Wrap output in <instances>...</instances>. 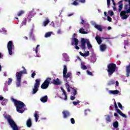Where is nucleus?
Returning <instances> with one entry per match:
<instances>
[{
  "label": "nucleus",
  "instance_id": "8fccbe9b",
  "mask_svg": "<svg viewBox=\"0 0 130 130\" xmlns=\"http://www.w3.org/2000/svg\"><path fill=\"white\" fill-rule=\"evenodd\" d=\"M78 2L82 3V4H85V3H86V0H78Z\"/></svg>",
  "mask_w": 130,
  "mask_h": 130
},
{
  "label": "nucleus",
  "instance_id": "0e129e2a",
  "mask_svg": "<svg viewBox=\"0 0 130 130\" xmlns=\"http://www.w3.org/2000/svg\"><path fill=\"white\" fill-rule=\"evenodd\" d=\"M116 85L117 87H118L119 85V83H118V81H116Z\"/></svg>",
  "mask_w": 130,
  "mask_h": 130
},
{
  "label": "nucleus",
  "instance_id": "58836bf2",
  "mask_svg": "<svg viewBox=\"0 0 130 130\" xmlns=\"http://www.w3.org/2000/svg\"><path fill=\"white\" fill-rule=\"evenodd\" d=\"M81 68L82 70H87V66H85L83 63H81Z\"/></svg>",
  "mask_w": 130,
  "mask_h": 130
},
{
  "label": "nucleus",
  "instance_id": "393cba45",
  "mask_svg": "<svg viewBox=\"0 0 130 130\" xmlns=\"http://www.w3.org/2000/svg\"><path fill=\"white\" fill-rule=\"evenodd\" d=\"M79 53L80 55H81V56L87 57L89 56V55H90V53L89 52V51H87L85 53H83L81 52H80Z\"/></svg>",
  "mask_w": 130,
  "mask_h": 130
},
{
  "label": "nucleus",
  "instance_id": "6e6d98bb",
  "mask_svg": "<svg viewBox=\"0 0 130 130\" xmlns=\"http://www.w3.org/2000/svg\"><path fill=\"white\" fill-rule=\"evenodd\" d=\"M57 34H61V30L60 29H58L57 31Z\"/></svg>",
  "mask_w": 130,
  "mask_h": 130
},
{
  "label": "nucleus",
  "instance_id": "6e6552de",
  "mask_svg": "<svg viewBox=\"0 0 130 130\" xmlns=\"http://www.w3.org/2000/svg\"><path fill=\"white\" fill-rule=\"evenodd\" d=\"M116 68V65L114 63L110 64L108 66V73H109V75H112L114 72H115V68Z\"/></svg>",
  "mask_w": 130,
  "mask_h": 130
},
{
  "label": "nucleus",
  "instance_id": "c03bdc74",
  "mask_svg": "<svg viewBox=\"0 0 130 130\" xmlns=\"http://www.w3.org/2000/svg\"><path fill=\"white\" fill-rule=\"evenodd\" d=\"M122 4H120L119 6H118V8H119V9H118V11L119 12H121V10H122Z\"/></svg>",
  "mask_w": 130,
  "mask_h": 130
},
{
  "label": "nucleus",
  "instance_id": "c9c22d12",
  "mask_svg": "<svg viewBox=\"0 0 130 130\" xmlns=\"http://www.w3.org/2000/svg\"><path fill=\"white\" fill-rule=\"evenodd\" d=\"M52 33V31L51 32H48L47 33H46L45 35V38H47L48 37H50V36H51V34Z\"/></svg>",
  "mask_w": 130,
  "mask_h": 130
},
{
  "label": "nucleus",
  "instance_id": "e433bc0d",
  "mask_svg": "<svg viewBox=\"0 0 130 130\" xmlns=\"http://www.w3.org/2000/svg\"><path fill=\"white\" fill-rule=\"evenodd\" d=\"M78 2H79V0H76L74 1L71 5H72V6H78L79 5V3Z\"/></svg>",
  "mask_w": 130,
  "mask_h": 130
},
{
  "label": "nucleus",
  "instance_id": "5fc2aeb1",
  "mask_svg": "<svg viewBox=\"0 0 130 130\" xmlns=\"http://www.w3.org/2000/svg\"><path fill=\"white\" fill-rule=\"evenodd\" d=\"M90 112V110H86L85 111H84V114L85 115H87V112Z\"/></svg>",
  "mask_w": 130,
  "mask_h": 130
},
{
  "label": "nucleus",
  "instance_id": "ea45409f",
  "mask_svg": "<svg viewBox=\"0 0 130 130\" xmlns=\"http://www.w3.org/2000/svg\"><path fill=\"white\" fill-rule=\"evenodd\" d=\"M8 102V100L7 99H4L3 100V101H2V104L3 105V106H5L6 105V104H7V103Z\"/></svg>",
  "mask_w": 130,
  "mask_h": 130
},
{
  "label": "nucleus",
  "instance_id": "cd10ccee",
  "mask_svg": "<svg viewBox=\"0 0 130 130\" xmlns=\"http://www.w3.org/2000/svg\"><path fill=\"white\" fill-rule=\"evenodd\" d=\"M94 28L95 29H97V30H99V31H100L101 32L102 31V27H101V25L96 24Z\"/></svg>",
  "mask_w": 130,
  "mask_h": 130
},
{
  "label": "nucleus",
  "instance_id": "864d4df0",
  "mask_svg": "<svg viewBox=\"0 0 130 130\" xmlns=\"http://www.w3.org/2000/svg\"><path fill=\"white\" fill-rule=\"evenodd\" d=\"M4 92H7V91H8V87H7V86H5L4 87Z\"/></svg>",
  "mask_w": 130,
  "mask_h": 130
},
{
  "label": "nucleus",
  "instance_id": "39448f33",
  "mask_svg": "<svg viewBox=\"0 0 130 130\" xmlns=\"http://www.w3.org/2000/svg\"><path fill=\"white\" fill-rule=\"evenodd\" d=\"M86 43L87 48L90 49L92 48V45L90 43V40L88 39H81V47L82 49H84L86 47Z\"/></svg>",
  "mask_w": 130,
  "mask_h": 130
},
{
  "label": "nucleus",
  "instance_id": "f704fd0d",
  "mask_svg": "<svg viewBox=\"0 0 130 130\" xmlns=\"http://www.w3.org/2000/svg\"><path fill=\"white\" fill-rule=\"evenodd\" d=\"M113 125L114 127H115V128H117V127H118V122L115 121L113 122Z\"/></svg>",
  "mask_w": 130,
  "mask_h": 130
},
{
  "label": "nucleus",
  "instance_id": "4d7b16f0",
  "mask_svg": "<svg viewBox=\"0 0 130 130\" xmlns=\"http://www.w3.org/2000/svg\"><path fill=\"white\" fill-rule=\"evenodd\" d=\"M111 18L109 16H108V21H109V22H111Z\"/></svg>",
  "mask_w": 130,
  "mask_h": 130
},
{
  "label": "nucleus",
  "instance_id": "2f4dec72",
  "mask_svg": "<svg viewBox=\"0 0 130 130\" xmlns=\"http://www.w3.org/2000/svg\"><path fill=\"white\" fill-rule=\"evenodd\" d=\"M96 60V56H92L91 57V62H92V63H94V62H95Z\"/></svg>",
  "mask_w": 130,
  "mask_h": 130
},
{
  "label": "nucleus",
  "instance_id": "a211bd4d",
  "mask_svg": "<svg viewBox=\"0 0 130 130\" xmlns=\"http://www.w3.org/2000/svg\"><path fill=\"white\" fill-rule=\"evenodd\" d=\"M72 44V45H78V44H79V40H78V39H77L76 38H73Z\"/></svg>",
  "mask_w": 130,
  "mask_h": 130
},
{
  "label": "nucleus",
  "instance_id": "423d86ee",
  "mask_svg": "<svg viewBox=\"0 0 130 130\" xmlns=\"http://www.w3.org/2000/svg\"><path fill=\"white\" fill-rule=\"evenodd\" d=\"M7 49L8 50V53L10 55H13L14 52L13 50L15 49V46L14 45V43L13 41H10L7 44Z\"/></svg>",
  "mask_w": 130,
  "mask_h": 130
},
{
  "label": "nucleus",
  "instance_id": "f8f14e48",
  "mask_svg": "<svg viewBox=\"0 0 130 130\" xmlns=\"http://www.w3.org/2000/svg\"><path fill=\"white\" fill-rule=\"evenodd\" d=\"M115 108L117 110V112L121 115V116H122L123 117H124V118H126V115L125 114H123L122 112H121V111L119 109H117V105H116V103H115Z\"/></svg>",
  "mask_w": 130,
  "mask_h": 130
},
{
  "label": "nucleus",
  "instance_id": "4be33fe9",
  "mask_svg": "<svg viewBox=\"0 0 130 130\" xmlns=\"http://www.w3.org/2000/svg\"><path fill=\"white\" fill-rule=\"evenodd\" d=\"M40 100L43 103H45V102H47V100H48V98L47 95H45L40 99Z\"/></svg>",
  "mask_w": 130,
  "mask_h": 130
},
{
  "label": "nucleus",
  "instance_id": "5701e85b",
  "mask_svg": "<svg viewBox=\"0 0 130 130\" xmlns=\"http://www.w3.org/2000/svg\"><path fill=\"white\" fill-rule=\"evenodd\" d=\"M102 38H101L99 36L95 37V40L97 41L98 44H101V43H102Z\"/></svg>",
  "mask_w": 130,
  "mask_h": 130
},
{
  "label": "nucleus",
  "instance_id": "9b49d317",
  "mask_svg": "<svg viewBox=\"0 0 130 130\" xmlns=\"http://www.w3.org/2000/svg\"><path fill=\"white\" fill-rule=\"evenodd\" d=\"M120 16L122 20H125L128 17V15H126V12L125 11H121Z\"/></svg>",
  "mask_w": 130,
  "mask_h": 130
},
{
  "label": "nucleus",
  "instance_id": "a878e982",
  "mask_svg": "<svg viewBox=\"0 0 130 130\" xmlns=\"http://www.w3.org/2000/svg\"><path fill=\"white\" fill-rule=\"evenodd\" d=\"M34 116L36 119V122H37L38 121V119L39 118V115H38V113L37 111H36L34 114Z\"/></svg>",
  "mask_w": 130,
  "mask_h": 130
},
{
  "label": "nucleus",
  "instance_id": "c756f323",
  "mask_svg": "<svg viewBox=\"0 0 130 130\" xmlns=\"http://www.w3.org/2000/svg\"><path fill=\"white\" fill-rule=\"evenodd\" d=\"M26 24V18L23 19V21L21 23V25H20V28H21L23 26H25Z\"/></svg>",
  "mask_w": 130,
  "mask_h": 130
},
{
  "label": "nucleus",
  "instance_id": "4468645a",
  "mask_svg": "<svg viewBox=\"0 0 130 130\" xmlns=\"http://www.w3.org/2000/svg\"><path fill=\"white\" fill-rule=\"evenodd\" d=\"M108 93L110 95H117V94H120V92L119 90H109Z\"/></svg>",
  "mask_w": 130,
  "mask_h": 130
},
{
  "label": "nucleus",
  "instance_id": "f03ea898",
  "mask_svg": "<svg viewBox=\"0 0 130 130\" xmlns=\"http://www.w3.org/2000/svg\"><path fill=\"white\" fill-rule=\"evenodd\" d=\"M11 100L14 102L15 106L16 107L17 112H19V113H23V112L25 111L24 107L26 106H25L24 103L20 101H17L14 99H11Z\"/></svg>",
  "mask_w": 130,
  "mask_h": 130
},
{
  "label": "nucleus",
  "instance_id": "603ef678",
  "mask_svg": "<svg viewBox=\"0 0 130 130\" xmlns=\"http://www.w3.org/2000/svg\"><path fill=\"white\" fill-rule=\"evenodd\" d=\"M118 106L120 109H122V106L121 105V104L120 103H118Z\"/></svg>",
  "mask_w": 130,
  "mask_h": 130
},
{
  "label": "nucleus",
  "instance_id": "dca6fc26",
  "mask_svg": "<svg viewBox=\"0 0 130 130\" xmlns=\"http://www.w3.org/2000/svg\"><path fill=\"white\" fill-rule=\"evenodd\" d=\"M126 2H128L129 3V4L128 5L125 6V9L126 10V13L127 14L130 13V0H125Z\"/></svg>",
  "mask_w": 130,
  "mask_h": 130
},
{
  "label": "nucleus",
  "instance_id": "6ab92c4d",
  "mask_svg": "<svg viewBox=\"0 0 130 130\" xmlns=\"http://www.w3.org/2000/svg\"><path fill=\"white\" fill-rule=\"evenodd\" d=\"M53 84H54V85H60L61 81H60L58 78H57L53 80Z\"/></svg>",
  "mask_w": 130,
  "mask_h": 130
},
{
  "label": "nucleus",
  "instance_id": "ddd939ff",
  "mask_svg": "<svg viewBox=\"0 0 130 130\" xmlns=\"http://www.w3.org/2000/svg\"><path fill=\"white\" fill-rule=\"evenodd\" d=\"M60 89L62 92V99H63V100H65V101H67V100H68V96L67 95V92H66V90H64V89L63 88H62V87H60Z\"/></svg>",
  "mask_w": 130,
  "mask_h": 130
},
{
  "label": "nucleus",
  "instance_id": "bf43d9fd",
  "mask_svg": "<svg viewBox=\"0 0 130 130\" xmlns=\"http://www.w3.org/2000/svg\"><path fill=\"white\" fill-rule=\"evenodd\" d=\"M109 14H110V16H113V12H112V11H110V12H109Z\"/></svg>",
  "mask_w": 130,
  "mask_h": 130
},
{
  "label": "nucleus",
  "instance_id": "79ce46f5",
  "mask_svg": "<svg viewBox=\"0 0 130 130\" xmlns=\"http://www.w3.org/2000/svg\"><path fill=\"white\" fill-rule=\"evenodd\" d=\"M87 74L88 75V76H93V73L91 72H90V71L87 70L86 71Z\"/></svg>",
  "mask_w": 130,
  "mask_h": 130
},
{
  "label": "nucleus",
  "instance_id": "c85d7f7f",
  "mask_svg": "<svg viewBox=\"0 0 130 130\" xmlns=\"http://www.w3.org/2000/svg\"><path fill=\"white\" fill-rule=\"evenodd\" d=\"M24 14H25V11L21 10L17 13V16L18 17H21V16L24 15Z\"/></svg>",
  "mask_w": 130,
  "mask_h": 130
},
{
  "label": "nucleus",
  "instance_id": "7ed1b4c3",
  "mask_svg": "<svg viewBox=\"0 0 130 130\" xmlns=\"http://www.w3.org/2000/svg\"><path fill=\"white\" fill-rule=\"evenodd\" d=\"M22 69H23V71L17 72L16 74V84L17 88L21 87V80H22V75L23 74L26 75L27 74V70H26V68H25L24 67H22Z\"/></svg>",
  "mask_w": 130,
  "mask_h": 130
},
{
  "label": "nucleus",
  "instance_id": "20e7f679",
  "mask_svg": "<svg viewBox=\"0 0 130 130\" xmlns=\"http://www.w3.org/2000/svg\"><path fill=\"white\" fill-rule=\"evenodd\" d=\"M5 118L7 119L9 124L11 126L13 130H19L18 129V126L15 123V121L13 120V119L11 117V116L9 115H6Z\"/></svg>",
  "mask_w": 130,
  "mask_h": 130
},
{
  "label": "nucleus",
  "instance_id": "37998d69",
  "mask_svg": "<svg viewBox=\"0 0 130 130\" xmlns=\"http://www.w3.org/2000/svg\"><path fill=\"white\" fill-rule=\"evenodd\" d=\"M80 103V101H77V102H73V104L75 106H77V105L79 104Z\"/></svg>",
  "mask_w": 130,
  "mask_h": 130
},
{
  "label": "nucleus",
  "instance_id": "a18cd8bd",
  "mask_svg": "<svg viewBox=\"0 0 130 130\" xmlns=\"http://www.w3.org/2000/svg\"><path fill=\"white\" fill-rule=\"evenodd\" d=\"M114 83H115L114 81L111 80L108 83V85H113Z\"/></svg>",
  "mask_w": 130,
  "mask_h": 130
},
{
  "label": "nucleus",
  "instance_id": "680f3d73",
  "mask_svg": "<svg viewBox=\"0 0 130 130\" xmlns=\"http://www.w3.org/2000/svg\"><path fill=\"white\" fill-rule=\"evenodd\" d=\"M74 15V13H70L68 15V17H71V16H73Z\"/></svg>",
  "mask_w": 130,
  "mask_h": 130
},
{
  "label": "nucleus",
  "instance_id": "49530a36",
  "mask_svg": "<svg viewBox=\"0 0 130 130\" xmlns=\"http://www.w3.org/2000/svg\"><path fill=\"white\" fill-rule=\"evenodd\" d=\"M12 82H13V79L12 78H9L8 80V85H11Z\"/></svg>",
  "mask_w": 130,
  "mask_h": 130
},
{
  "label": "nucleus",
  "instance_id": "b1692460",
  "mask_svg": "<svg viewBox=\"0 0 130 130\" xmlns=\"http://www.w3.org/2000/svg\"><path fill=\"white\" fill-rule=\"evenodd\" d=\"M105 117L106 122H111V118L110 117V116H109V115H105Z\"/></svg>",
  "mask_w": 130,
  "mask_h": 130
},
{
  "label": "nucleus",
  "instance_id": "3c124183",
  "mask_svg": "<svg viewBox=\"0 0 130 130\" xmlns=\"http://www.w3.org/2000/svg\"><path fill=\"white\" fill-rule=\"evenodd\" d=\"M36 75V73H35V71L32 74H31V78H34V77H35V76Z\"/></svg>",
  "mask_w": 130,
  "mask_h": 130
},
{
  "label": "nucleus",
  "instance_id": "338daca9",
  "mask_svg": "<svg viewBox=\"0 0 130 130\" xmlns=\"http://www.w3.org/2000/svg\"><path fill=\"white\" fill-rule=\"evenodd\" d=\"M1 100H4V98L2 95H0V101Z\"/></svg>",
  "mask_w": 130,
  "mask_h": 130
},
{
  "label": "nucleus",
  "instance_id": "13d9d810",
  "mask_svg": "<svg viewBox=\"0 0 130 130\" xmlns=\"http://www.w3.org/2000/svg\"><path fill=\"white\" fill-rule=\"evenodd\" d=\"M75 48L76 49H77V50H79V49H80V47H79L78 46V45H75Z\"/></svg>",
  "mask_w": 130,
  "mask_h": 130
},
{
  "label": "nucleus",
  "instance_id": "052dcab7",
  "mask_svg": "<svg viewBox=\"0 0 130 130\" xmlns=\"http://www.w3.org/2000/svg\"><path fill=\"white\" fill-rule=\"evenodd\" d=\"M50 25L52 27H54V23H53V22H51Z\"/></svg>",
  "mask_w": 130,
  "mask_h": 130
},
{
  "label": "nucleus",
  "instance_id": "9d476101",
  "mask_svg": "<svg viewBox=\"0 0 130 130\" xmlns=\"http://www.w3.org/2000/svg\"><path fill=\"white\" fill-rule=\"evenodd\" d=\"M40 45H37V47H36V49H35V51L36 52V57H41V55L39 53V51L40 50Z\"/></svg>",
  "mask_w": 130,
  "mask_h": 130
},
{
  "label": "nucleus",
  "instance_id": "7c9ffc66",
  "mask_svg": "<svg viewBox=\"0 0 130 130\" xmlns=\"http://www.w3.org/2000/svg\"><path fill=\"white\" fill-rule=\"evenodd\" d=\"M79 33H81V34H88V32L85 31L84 28H80L79 29Z\"/></svg>",
  "mask_w": 130,
  "mask_h": 130
},
{
  "label": "nucleus",
  "instance_id": "a19ab883",
  "mask_svg": "<svg viewBox=\"0 0 130 130\" xmlns=\"http://www.w3.org/2000/svg\"><path fill=\"white\" fill-rule=\"evenodd\" d=\"M90 24L91 25H92V26H93L94 27H95L96 25V22L94 21H90Z\"/></svg>",
  "mask_w": 130,
  "mask_h": 130
},
{
  "label": "nucleus",
  "instance_id": "de8ad7c7",
  "mask_svg": "<svg viewBox=\"0 0 130 130\" xmlns=\"http://www.w3.org/2000/svg\"><path fill=\"white\" fill-rule=\"evenodd\" d=\"M70 120L72 124H75V119L74 118H71Z\"/></svg>",
  "mask_w": 130,
  "mask_h": 130
},
{
  "label": "nucleus",
  "instance_id": "0eeeda50",
  "mask_svg": "<svg viewBox=\"0 0 130 130\" xmlns=\"http://www.w3.org/2000/svg\"><path fill=\"white\" fill-rule=\"evenodd\" d=\"M39 86H40V79H37L36 80V83L34 84V88H32V91H31V93L33 95L37 93V91H38V88H39Z\"/></svg>",
  "mask_w": 130,
  "mask_h": 130
},
{
  "label": "nucleus",
  "instance_id": "aec40b11",
  "mask_svg": "<svg viewBox=\"0 0 130 130\" xmlns=\"http://www.w3.org/2000/svg\"><path fill=\"white\" fill-rule=\"evenodd\" d=\"M26 125L27 127H30L32 126V120H31V118H29L27 120Z\"/></svg>",
  "mask_w": 130,
  "mask_h": 130
},
{
  "label": "nucleus",
  "instance_id": "e2e57ef3",
  "mask_svg": "<svg viewBox=\"0 0 130 130\" xmlns=\"http://www.w3.org/2000/svg\"><path fill=\"white\" fill-rule=\"evenodd\" d=\"M76 75L77 76H80L81 75V72H77Z\"/></svg>",
  "mask_w": 130,
  "mask_h": 130
},
{
  "label": "nucleus",
  "instance_id": "f257e3e1",
  "mask_svg": "<svg viewBox=\"0 0 130 130\" xmlns=\"http://www.w3.org/2000/svg\"><path fill=\"white\" fill-rule=\"evenodd\" d=\"M68 68H67V65L63 66V78L65 83V86L66 89H67L68 92H71V90L72 91V95L76 96L77 95V90L72 88L70 86L69 82H68V79L72 76V73L69 72L68 73Z\"/></svg>",
  "mask_w": 130,
  "mask_h": 130
},
{
  "label": "nucleus",
  "instance_id": "69168bd1",
  "mask_svg": "<svg viewBox=\"0 0 130 130\" xmlns=\"http://www.w3.org/2000/svg\"><path fill=\"white\" fill-rule=\"evenodd\" d=\"M114 116H115L116 117H117L118 116V114H117V113H115Z\"/></svg>",
  "mask_w": 130,
  "mask_h": 130
},
{
  "label": "nucleus",
  "instance_id": "1a4fd4ad",
  "mask_svg": "<svg viewBox=\"0 0 130 130\" xmlns=\"http://www.w3.org/2000/svg\"><path fill=\"white\" fill-rule=\"evenodd\" d=\"M50 82H51V78H47L41 86V88L44 89H47L49 86V84H50Z\"/></svg>",
  "mask_w": 130,
  "mask_h": 130
},
{
  "label": "nucleus",
  "instance_id": "774afa93",
  "mask_svg": "<svg viewBox=\"0 0 130 130\" xmlns=\"http://www.w3.org/2000/svg\"><path fill=\"white\" fill-rule=\"evenodd\" d=\"M108 30H111V27L109 26V27H108Z\"/></svg>",
  "mask_w": 130,
  "mask_h": 130
},
{
  "label": "nucleus",
  "instance_id": "bb28decb",
  "mask_svg": "<svg viewBox=\"0 0 130 130\" xmlns=\"http://www.w3.org/2000/svg\"><path fill=\"white\" fill-rule=\"evenodd\" d=\"M49 23V19H46V20H45L43 22V26H44V27H46V26H47V25H48Z\"/></svg>",
  "mask_w": 130,
  "mask_h": 130
},
{
  "label": "nucleus",
  "instance_id": "09e8293b",
  "mask_svg": "<svg viewBox=\"0 0 130 130\" xmlns=\"http://www.w3.org/2000/svg\"><path fill=\"white\" fill-rule=\"evenodd\" d=\"M71 100H75L76 99V96L75 95H72L70 97Z\"/></svg>",
  "mask_w": 130,
  "mask_h": 130
},
{
  "label": "nucleus",
  "instance_id": "473e14b6",
  "mask_svg": "<svg viewBox=\"0 0 130 130\" xmlns=\"http://www.w3.org/2000/svg\"><path fill=\"white\" fill-rule=\"evenodd\" d=\"M0 32L2 33L3 34H7V30H6L5 28H2L1 29H0Z\"/></svg>",
  "mask_w": 130,
  "mask_h": 130
},
{
  "label": "nucleus",
  "instance_id": "412c9836",
  "mask_svg": "<svg viewBox=\"0 0 130 130\" xmlns=\"http://www.w3.org/2000/svg\"><path fill=\"white\" fill-rule=\"evenodd\" d=\"M100 48L101 51H102V52L105 51V50H106V48H107L106 45L102 44L100 46Z\"/></svg>",
  "mask_w": 130,
  "mask_h": 130
},
{
  "label": "nucleus",
  "instance_id": "72a5a7b5",
  "mask_svg": "<svg viewBox=\"0 0 130 130\" xmlns=\"http://www.w3.org/2000/svg\"><path fill=\"white\" fill-rule=\"evenodd\" d=\"M112 2L114 6H115V3H114V0H112ZM107 6L108 7H109V6H110V0H107Z\"/></svg>",
  "mask_w": 130,
  "mask_h": 130
},
{
  "label": "nucleus",
  "instance_id": "f3484780",
  "mask_svg": "<svg viewBox=\"0 0 130 130\" xmlns=\"http://www.w3.org/2000/svg\"><path fill=\"white\" fill-rule=\"evenodd\" d=\"M62 114H63V117L64 118H68L71 114H70V112L68 111H63L62 112Z\"/></svg>",
  "mask_w": 130,
  "mask_h": 130
},
{
  "label": "nucleus",
  "instance_id": "4c0bfd02",
  "mask_svg": "<svg viewBox=\"0 0 130 130\" xmlns=\"http://www.w3.org/2000/svg\"><path fill=\"white\" fill-rule=\"evenodd\" d=\"M81 21L80 22V24H82V25L84 24H86L87 25H88V23H87V21L86 20H84L83 18L81 19Z\"/></svg>",
  "mask_w": 130,
  "mask_h": 130
},
{
  "label": "nucleus",
  "instance_id": "2eb2a0df",
  "mask_svg": "<svg viewBox=\"0 0 130 130\" xmlns=\"http://www.w3.org/2000/svg\"><path fill=\"white\" fill-rule=\"evenodd\" d=\"M62 55L64 61H70V56L68 54L63 53Z\"/></svg>",
  "mask_w": 130,
  "mask_h": 130
}]
</instances>
